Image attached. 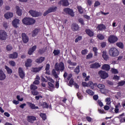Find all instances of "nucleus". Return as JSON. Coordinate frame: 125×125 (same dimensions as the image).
I'll return each instance as SVG.
<instances>
[{
    "mask_svg": "<svg viewBox=\"0 0 125 125\" xmlns=\"http://www.w3.org/2000/svg\"><path fill=\"white\" fill-rule=\"evenodd\" d=\"M108 54L111 57H117V56H119L120 52L118 49L115 47H112L109 49L108 51Z\"/></svg>",
    "mask_w": 125,
    "mask_h": 125,
    "instance_id": "obj_1",
    "label": "nucleus"
},
{
    "mask_svg": "<svg viewBox=\"0 0 125 125\" xmlns=\"http://www.w3.org/2000/svg\"><path fill=\"white\" fill-rule=\"evenodd\" d=\"M22 21L24 25H33L36 23V20L31 18H24Z\"/></svg>",
    "mask_w": 125,
    "mask_h": 125,
    "instance_id": "obj_2",
    "label": "nucleus"
},
{
    "mask_svg": "<svg viewBox=\"0 0 125 125\" xmlns=\"http://www.w3.org/2000/svg\"><path fill=\"white\" fill-rule=\"evenodd\" d=\"M55 69L56 71H64V69H65L64 63L62 62L59 63L57 62L55 65Z\"/></svg>",
    "mask_w": 125,
    "mask_h": 125,
    "instance_id": "obj_3",
    "label": "nucleus"
},
{
    "mask_svg": "<svg viewBox=\"0 0 125 125\" xmlns=\"http://www.w3.org/2000/svg\"><path fill=\"white\" fill-rule=\"evenodd\" d=\"M7 39V33L4 30H0V40L5 41Z\"/></svg>",
    "mask_w": 125,
    "mask_h": 125,
    "instance_id": "obj_4",
    "label": "nucleus"
},
{
    "mask_svg": "<svg viewBox=\"0 0 125 125\" xmlns=\"http://www.w3.org/2000/svg\"><path fill=\"white\" fill-rule=\"evenodd\" d=\"M57 10V6H52L50 8L48 9L47 11H46L44 14V16H46L48 13H50L51 12H54Z\"/></svg>",
    "mask_w": 125,
    "mask_h": 125,
    "instance_id": "obj_5",
    "label": "nucleus"
},
{
    "mask_svg": "<svg viewBox=\"0 0 125 125\" xmlns=\"http://www.w3.org/2000/svg\"><path fill=\"white\" fill-rule=\"evenodd\" d=\"M98 74L100 77L104 80H105V79H107V78L109 77L108 73L104 71L101 70L99 72Z\"/></svg>",
    "mask_w": 125,
    "mask_h": 125,
    "instance_id": "obj_6",
    "label": "nucleus"
},
{
    "mask_svg": "<svg viewBox=\"0 0 125 125\" xmlns=\"http://www.w3.org/2000/svg\"><path fill=\"white\" fill-rule=\"evenodd\" d=\"M108 41L110 43H114L118 42V38L114 35H110L108 37Z\"/></svg>",
    "mask_w": 125,
    "mask_h": 125,
    "instance_id": "obj_7",
    "label": "nucleus"
},
{
    "mask_svg": "<svg viewBox=\"0 0 125 125\" xmlns=\"http://www.w3.org/2000/svg\"><path fill=\"white\" fill-rule=\"evenodd\" d=\"M12 25L15 28H18L20 25V20L18 19H15L12 21Z\"/></svg>",
    "mask_w": 125,
    "mask_h": 125,
    "instance_id": "obj_8",
    "label": "nucleus"
},
{
    "mask_svg": "<svg viewBox=\"0 0 125 125\" xmlns=\"http://www.w3.org/2000/svg\"><path fill=\"white\" fill-rule=\"evenodd\" d=\"M63 11L64 12H65V13H67V14H69L70 16L74 17V12L73 11V10L68 8H66L63 9Z\"/></svg>",
    "mask_w": 125,
    "mask_h": 125,
    "instance_id": "obj_9",
    "label": "nucleus"
},
{
    "mask_svg": "<svg viewBox=\"0 0 125 125\" xmlns=\"http://www.w3.org/2000/svg\"><path fill=\"white\" fill-rule=\"evenodd\" d=\"M18 72L20 78H21V79H24V77H25V73H24V71H23V68L19 67Z\"/></svg>",
    "mask_w": 125,
    "mask_h": 125,
    "instance_id": "obj_10",
    "label": "nucleus"
},
{
    "mask_svg": "<svg viewBox=\"0 0 125 125\" xmlns=\"http://www.w3.org/2000/svg\"><path fill=\"white\" fill-rule=\"evenodd\" d=\"M30 14L33 17H38V16H40V14L39 12H36V11H34L33 10H31L29 11Z\"/></svg>",
    "mask_w": 125,
    "mask_h": 125,
    "instance_id": "obj_11",
    "label": "nucleus"
},
{
    "mask_svg": "<svg viewBox=\"0 0 125 125\" xmlns=\"http://www.w3.org/2000/svg\"><path fill=\"white\" fill-rule=\"evenodd\" d=\"M27 121L29 123H33L37 120V118L33 116H29L27 117Z\"/></svg>",
    "mask_w": 125,
    "mask_h": 125,
    "instance_id": "obj_12",
    "label": "nucleus"
},
{
    "mask_svg": "<svg viewBox=\"0 0 125 125\" xmlns=\"http://www.w3.org/2000/svg\"><path fill=\"white\" fill-rule=\"evenodd\" d=\"M32 63H33V60L31 59H27L25 63V67H31Z\"/></svg>",
    "mask_w": 125,
    "mask_h": 125,
    "instance_id": "obj_13",
    "label": "nucleus"
},
{
    "mask_svg": "<svg viewBox=\"0 0 125 125\" xmlns=\"http://www.w3.org/2000/svg\"><path fill=\"white\" fill-rule=\"evenodd\" d=\"M6 78V75L1 70H0V81H4Z\"/></svg>",
    "mask_w": 125,
    "mask_h": 125,
    "instance_id": "obj_14",
    "label": "nucleus"
},
{
    "mask_svg": "<svg viewBox=\"0 0 125 125\" xmlns=\"http://www.w3.org/2000/svg\"><path fill=\"white\" fill-rule=\"evenodd\" d=\"M59 3L63 6H68L69 4L68 0H62L59 2Z\"/></svg>",
    "mask_w": 125,
    "mask_h": 125,
    "instance_id": "obj_15",
    "label": "nucleus"
},
{
    "mask_svg": "<svg viewBox=\"0 0 125 125\" xmlns=\"http://www.w3.org/2000/svg\"><path fill=\"white\" fill-rule=\"evenodd\" d=\"M36 49H37V46L36 45L33 46L32 48H30L28 50V54L29 55H32V54H33V53H34V52H35Z\"/></svg>",
    "mask_w": 125,
    "mask_h": 125,
    "instance_id": "obj_16",
    "label": "nucleus"
},
{
    "mask_svg": "<svg viewBox=\"0 0 125 125\" xmlns=\"http://www.w3.org/2000/svg\"><path fill=\"white\" fill-rule=\"evenodd\" d=\"M72 77H73V75H72V74L68 75L67 72H65L63 74V78L65 79V80H67V81H69L70 79H72Z\"/></svg>",
    "mask_w": 125,
    "mask_h": 125,
    "instance_id": "obj_17",
    "label": "nucleus"
},
{
    "mask_svg": "<svg viewBox=\"0 0 125 125\" xmlns=\"http://www.w3.org/2000/svg\"><path fill=\"white\" fill-rule=\"evenodd\" d=\"M43 66H41L39 67H33L31 68V72L33 73H38V72H40L42 69Z\"/></svg>",
    "mask_w": 125,
    "mask_h": 125,
    "instance_id": "obj_18",
    "label": "nucleus"
},
{
    "mask_svg": "<svg viewBox=\"0 0 125 125\" xmlns=\"http://www.w3.org/2000/svg\"><path fill=\"white\" fill-rule=\"evenodd\" d=\"M22 41L24 43H27L29 42V38L25 33L22 34Z\"/></svg>",
    "mask_w": 125,
    "mask_h": 125,
    "instance_id": "obj_19",
    "label": "nucleus"
},
{
    "mask_svg": "<svg viewBox=\"0 0 125 125\" xmlns=\"http://www.w3.org/2000/svg\"><path fill=\"white\" fill-rule=\"evenodd\" d=\"M99 67H101V65L99 62H96L90 65V68L94 69H97V68H99Z\"/></svg>",
    "mask_w": 125,
    "mask_h": 125,
    "instance_id": "obj_20",
    "label": "nucleus"
},
{
    "mask_svg": "<svg viewBox=\"0 0 125 125\" xmlns=\"http://www.w3.org/2000/svg\"><path fill=\"white\" fill-rule=\"evenodd\" d=\"M9 57L12 59H16L18 57V53L14 52L9 55Z\"/></svg>",
    "mask_w": 125,
    "mask_h": 125,
    "instance_id": "obj_21",
    "label": "nucleus"
},
{
    "mask_svg": "<svg viewBox=\"0 0 125 125\" xmlns=\"http://www.w3.org/2000/svg\"><path fill=\"white\" fill-rule=\"evenodd\" d=\"M98 87L101 89V92H102V93H105V91H104V90H105V89H104V88H105V85L104 84H99Z\"/></svg>",
    "mask_w": 125,
    "mask_h": 125,
    "instance_id": "obj_22",
    "label": "nucleus"
},
{
    "mask_svg": "<svg viewBox=\"0 0 125 125\" xmlns=\"http://www.w3.org/2000/svg\"><path fill=\"white\" fill-rule=\"evenodd\" d=\"M4 17L6 19H9V18H12L13 17V13L11 12H7L4 14Z\"/></svg>",
    "mask_w": 125,
    "mask_h": 125,
    "instance_id": "obj_23",
    "label": "nucleus"
},
{
    "mask_svg": "<svg viewBox=\"0 0 125 125\" xmlns=\"http://www.w3.org/2000/svg\"><path fill=\"white\" fill-rule=\"evenodd\" d=\"M16 13L19 16H21L22 15V10L20 9V7L18 6L16 7Z\"/></svg>",
    "mask_w": 125,
    "mask_h": 125,
    "instance_id": "obj_24",
    "label": "nucleus"
},
{
    "mask_svg": "<svg viewBox=\"0 0 125 125\" xmlns=\"http://www.w3.org/2000/svg\"><path fill=\"white\" fill-rule=\"evenodd\" d=\"M88 87H90L92 89L94 88V86H97V83H93L92 82L90 81L88 83Z\"/></svg>",
    "mask_w": 125,
    "mask_h": 125,
    "instance_id": "obj_25",
    "label": "nucleus"
},
{
    "mask_svg": "<svg viewBox=\"0 0 125 125\" xmlns=\"http://www.w3.org/2000/svg\"><path fill=\"white\" fill-rule=\"evenodd\" d=\"M27 104L29 106V107L31 108V109L35 110L36 109H39L38 106H36V105L34 104H32L29 102H27Z\"/></svg>",
    "mask_w": 125,
    "mask_h": 125,
    "instance_id": "obj_26",
    "label": "nucleus"
},
{
    "mask_svg": "<svg viewBox=\"0 0 125 125\" xmlns=\"http://www.w3.org/2000/svg\"><path fill=\"white\" fill-rule=\"evenodd\" d=\"M49 69H50V65L49 64L47 63L46 64V67H45V74H47V75H50V70H49Z\"/></svg>",
    "mask_w": 125,
    "mask_h": 125,
    "instance_id": "obj_27",
    "label": "nucleus"
},
{
    "mask_svg": "<svg viewBox=\"0 0 125 125\" xmlns=\"http://www.w3.org/2000/svg\"><path fill=\"white\" fill-rule=\"evenodd\" d=\"M71 29L73 31H78L79 30V25L76 23H73L71 25Z\"/></svg>",
    "mask_w": 125,
    "mask_h": 125,
    "instance_id": "obj_28",
    "label": "nucleus"
},
{
    "mask_svg": "<svg viewBox=\"0 0 125 125\" xmlns=\"http://www.w3.org/2000/svg\"><path fill=\"white\" fill-rule=\"evenodd\" d=\"M85 32L89 37H93V36H94L93 31H91L90 29H86Z\"/></svg>",
    "mask_w": 125,
    "mask_h": 125,
    "instance_id": "obj_29",
    "label": "nucleus"
},
{
    "mask_svg": "<svg viewBox=\"0 0 125 125\" xmlns=\"http://www.w3.org/2000/svg\"><path fill=\"white\" fill-rule=\"evenodd\" d=\"M103 54H102V57L103 58H104V60H108V59L109 58V57H108V56L107 55V51H104L102 52Z\"/></svg>",
    "mask_w": 125,
    "mask_h": 125,
    "instance_id": "obj_30",
    "label": "nucleus"
},
{
    "mask_svg": "<svg viewBox=\"0 0 125 125\" xmlns=\"http://www.w3.org/2000/svg\"><path fill=\"white\" fill-rule=\"evenodd\" d=\"M48 84L49 85V90H50V91H53V89H54V84L50 82H48Z\"/></svg>",
    "mask_w": 125,
    "mask_h": 125,
    "instance_id": "obj_31",
    "label": "nucleus"
},
{
    "mask_svg": "<svg viewBox=\"0 0 125 125\" xmlns=\"http://www.w3.org/2000/svg\"><path fill=\"white\" fill-rule=\"evenodd\" d=\"M103 70H105V71H109L110 70V65L109 64H105L102 67Z\"/></svg>",
    "mask_w": 125,
    "mask_h": 125,
    "instance_id": "obj_32",
    "label": "nucleus"
},
{
    "mask_svg": "<svg viewBox=\"0 0 125 125\" xmlns=\"http://www.w3.org/2000/svg\"><path fill=\"white\" fill-rule=\"evenodd\" d=\"M97 29L100 31H103V30H105L106 26L104 24H100L98 26Z\"/></svg>",
    "mask_w": 125,
    "mask_h": 125,
    "instance_id": "obj_33",
    "label": "nucleus"
},
{
    "mask_svg": "<svg viewBox=\"0 0 125 125\" xmlns=\"http://www.w3.org/2000/svg\"><path fill=\"white\" fill-rule=\"evenodd\" d=\"M44 61V57H41L37 59L36 61L37 63H42Z\"/></svg>",
    "mask_w": 125,
    "mask_h": 125,
    "instance_id": "obj_34",
    "label": "nucleus"
},
{
    "mask_svg": "<svg viewBox=\"0 0 125 125\" xmlns=\"http://www.w3.org/2000/svg\"><path fill=\"white\" fill-rule=\"evenodd\" d=\"M5 69L6 70L7 72V74H9L11 75V74H12V69H11L10 68L8 67L7 66H5Z\"/></svg>",
    "mask_w": 125,
    "mask_h": 125,
    "instance_id": "obj_35",
    "label": "nucleus"
},
{
    "mask_svg": "<svg viewBox=\"0 0 125 125\" xmlns=\"http://www.w3.org/2000/svg\"><path fill=\"white\" fill-rule=\"evenodd\" d=\"M38 33H39V29H36L34 30H33L32 32V37H36V36L38 35Z\"/></svg>",
    "mask_w": 125,
    "mask_h": 125,
    "instance_id": "obj_36",
    "label": "nucleus"
},
{
    "mask_svg": "<svg viewBox=\"0 0 125 125\" xmlns=\"http://www.w3.org/2000/svg\"><path fill=\"white\" fill-rule=\"evenodd\" d=\"M40 116L42 119L43 121H45L46 120V115L45 113H41Z\"/></svg>",
    "mask_w": 125,
    "mask_h": 125,
    "instance_id": "obj_37",
    "label": "nucleus"
},
{
    "mask_svg": "<svg viewBox=\"0 0 125 125\" xmlns=\"http://www.w3.org/2000/svg\"><path fill=\"white\" fill-rule=\"evenodd\" d=\"M116 45L119 47V48H121V49H123L124 48V43L122 42H119L116 43Z\"/></svg>",
    "mask_w": 125,
    "mask_h": 125,
    "instance_id": "obj_38",
    "label": "nucleus"
},
{
    "mask_svg": "<svg viewBox=\"0 0 125 125\" xmlns=\"http://www.w3.org/2000/svg\"><path fill=\"white\" fill-rule=\"evenodd\" d=\"M86 93H87V94H89V95H94V92L90 89H87L86 90Z\"/></svg>",
    "mask_w": 125,
    "mask_h": 125,
    "instance_id": "obj_39",
    "label": "nucleus"
},
{
    "mask_svg": "<svg viewBox=\"0 0 125 125\" xmlns=\"http://www.w3.org/2000/svg\"><path fill=\"white\" fill-rule=\"evenodd\" d=\"M105 102L106 103V105H110L112 102H111V98H107L105 100Z\"/></svg>",
    "mask_w": 125,
    "mask_h": 125,
    "instance_id": "obj_40",
    "label": "nucleus"
},
{
    "mask_svg": "<svg viewBox=\"0 0 125 125\" xmlns=\"http://www.w3.org/2000/svg\"><path fill=\"white\" fill-rule=\"evenodd\" d=\"M52 75L55 77V79H58V75H57V73H56V70L55 69H53L52 70Z\"/></svg>",
    "mask_w": 125,
    "mask_h": 125,
    "instance_id": "obj_41",
    "label": "nucleus"
},
{
    "mask_svg": "<svg viewBox=\"0 0 125 125\" xmlns=\"http://www.w3.org/2000/svg\"><path fill=\"white\" fill-rule=\"evenodd\" d=\"M30 89L31 90H36V89H38V86L34 84H31L30 85Z\"/></svg>",
    "mask_w": 125,
    "mask_h": 125,
    "instance_id": "obj_42",
    "label": "nucleus"
},
{
    "mask_svg": "<svg viewBox=\"0 0 125 125\" xmlns=\"http://www.w3.org/2000/svg\"><path fill=\"white\" fill-rule=\"evenodd\" d=\"M97 37L99 39V40H104L105 37L104 36L101 34H99L97 35Z\"/></svg>",
    "mask_w": 125,
    "mask_h": 125,
    "instance_id": "obj_43",
    "label": "nucleus"
},
{
    "mask_svg": "<svg viewBox=\"0 0 125 125\" xmlns=\"http://www.w3.org/2000/svg\"><path fill=\"white\" fill-rule=\"evenodd\" d=\"M77 8H78V11H79V12H80V13H81V14L83 13V8H82V7L81 6H78Z\"/></svg>",
    "mask_w": 125,
    "mask_h": 125,
    "instance_id": "obj_44",
    "label": "nucleus"
},
{
    "mask_svg": "<svg viewBox=\"0 0 125 125\" xmlns=\"http://www.w3.org/2000/svg\"><path fill=\"white\" fill-rule=\"evenodd\" d=\"M53 54H54L55 56H56V55H58V54H60V50H54L53 51Z\"/></svg>",
    "mask_w": 125,
    "mask_h": 125,
    "instance_id": "obj_45",
    "label": "nucleus"
},
{
    "mask_svg": "<svg viewBox=\"0 0 125 125\" xmlns=\"http://www.w3.org/2000/svg\"><path fill=\"white\" fill-rule=\"evenodd\" d=\"M98 50V49H97V48H96L95 47L93 48V51H94V52L95 56H97V53H98L97 51Z\"/></svg>",
    "mask_w": 125,
    "mask_h": 125,
    "instance_id": "obj_46",
    "label": "nucleus"
},
{
    "mask_svg": "<svg viewBox=\"0 0 125 125\" xmlns=\"http://www.w3.org/2000/svg\"><path fill=\"white\" fill-rule=\"evenodd\" d=\"M9 63L10 64V66H12L13 67L16 66V63H15V62L13 61H10L9 62Z\"/></svg>",
    "mask_w": 125,
    "mask_h": 125,
    "instance_id": "obj_47",
    "label": "nucleus"
},
{
    "mask_svg": "<svg viewBox=\"0 0 125 125\" xmlns=\"http://www.w3.org/2000/svg\"><path fill=\"white\" fill-rule=\"evenodd\" d=\"M67 63H68V64H69V65H71V66H76V65H77V63L73 62H71V60H68L67 61Z\"/></svg>",
    "mask_w": 125,
    "mask_h": 125,
    "instance_id": "obj_48",
    "label": "nucleus"
},
{
    "mask_svg": "<svg viewBox=\"0 0 125 125\" xmlns=\"http://www.w3.org/2000/svg\"><path fill=\"white\" fill-rule=\"evenodd\" d=\"M74 72L76 74L80 73V66H77V67L74 69Z\"/></svg>",
    "mask_w": 125,
    "mask_h": 125,
    "instance_id": "obj_49",
    "label": "nucleus"
},
{
    "mask_svg": "<svg viewBox=\"0 0 125 125\" xmlns=\"http://www.w3.org/2000/svg\"><path fill=\"white\" fill-rule=\"evenodd\" d=\"M3 27L4 28H5V29H7L8 27V24H7V22H5V21H4L3 22Z\"/></svg>",
    "mask_w": 125,
    "mask_h": 125,
    "instance_id": "obj_50",
    "label": "nucleus"
},
{
    "mask_svg": "<svg viewBox=\"0 0 125 125\" xmlns=\"http://www.w3.org/2000/svg\"><path fill=\"white\" fill-rule=\"evenodd\" d=\"M88 52V51H87L86 49L83 50L81 52V53L82 55H85Z\"/></svg>",
    "mask_w": 125,
    "mask_h": 125,
    "instance_id": "obj_51",
    "label": "nucleus"
},
{
    "mask_svg": "<svg viewBox=\"0 0 125 125\" xmlns=\"http://www.w3.org/2000/svg\"><path fill=\"white\" fill-rule=\"evenodd\" d=\"M82 36H78L76 39H75V42H79V41H81V40H82Z\"/></svg>",
    "mask_w": 125,
    "mask_h": 125,
    "instance_id": "obj_52",
    "label": "nucleus"
},
{
    "mask_svg": "<svg viewBox=\"0 0 125 125\" xmlns=\"http://www.w3.org/2000/svg\"><path fill=\"white\" fill-rule=\"evenodd\" d=\"M31 92L33 95H39V92H38L37 91L33 90Z\"/></svg>",
    "mask_w": 125,
    "mask_h": 125,
    "instance_id": "obj_53",
    "label": "nucleus"
},
{
    "mask_svg": "<svg viewBox=\"0 0 125 125\" xmlns=\"http://www.w3.org/2000/svg\"><path fill=\"white\" fill-rule=\"evenodd\" d=\"M92 53H90L86 56V59H90V58H92Z\"/></svg>",
    "mask_w": 125,
    "mask_h": 125,
    "instance_id": "obj_54",
    "label": "nucleus"
},
{
    "mask_svg": "<svg viewBox=\"0 0 125 125\" xmlns=\"http://www.w3.org/2000/svg\"><path fill=\"white\" fill-rule=\"evenodd\" d=\"M119 111H120V109H119V107H118V106H115V108L114 109L115 113L116 114H118Z\"/></svg>",
    "mask_w": 125,
    "mask_h": 125,
    "instance_id": "obj_55",
    "label": "nucleus"
},
{
    "mask_svg": "<svg viewBox=\"0 0 125 125\" xmlns=\"http://www.w3.org/2000/svg\"><path fill=\"white\" fill-rule=\"evenodd\" d=\"M111 72L112 73H113V74H118V70L114 68L111 69Z\"/></svg>",
    "mask_w": 125,
    "mask_h": 125,
    "instance_id": "obj_56",
    "label": "nucleus"
},
{
    "mask_svg": "<svg viewBox=\"0 0 125 125\" xmlns=\"http://www.w3.org/2000/svg\"><path fill=\"white\" fill-rule=\"evenodd\" d=\"M42 106L43 108H48V104H47V103L44 102L42 104Z\"/></svg>",
    "mask_w": 125,
    "mask_h": 125,
    "instance_id": "obj_57",
    "label": "nucleus"
},
{
    "mask_svg": "<svg viewBox=\"0 0 125 125\" xmlns=\"http://www.w3.org/2000/svg\"><path fill=\"white\" fill-rule=\"evenodd\" d=\"M82 85L84 87H88V83H86V82H83L82 83Z\"/></svg>",
    "mask_w": 125,
    "mask_h": 125,
    "instance_id": "obj_58",
    "label": "nucleus"
},
{
    "mask_svg": "<svg viewBox=\"0 0 125 125\" xmlns=\"http://www.w3.org/2000/svg\"><path fill=\"white\" fill-rule=\"evenodd\" d=\"M98 104L100 106V107L103 106V103L101 101L98 100Z\"/></svg>",
    "mask_w": 125,
    "mask_h": 125,
    "instance_id": "obj_59",
    "label": "nucleus"
},
{
    "mask_svg": "<svg viewBox=\"0 0 125 125\" xmlns=\"http://www.w3.org/2000/svg\"><path fill=\"white\" fill-rule=\"evenodd\" d=\"M47 80H48V81H49L50 82H51V83H54V81H53V80L50 77H46Z\"/></svg>",
    "mask_w": 125,
    "mask_h": 125,
    "instance_id": "obj_60",
    "label": "nucleus"
},
{
    "mask_svg": "<svg viewBox=\"0 0 125 125\" xmlns=\"http://www.w3.org/2000/svg\"><path fill=\"white\" fill-rule=\"evenodd\" d=\"M125 81H121V82H119L118 83V84L120 86H122L124 85V84H125Z\"/></svg>",
    "mask_w": 125,
    "mask_h": 125,
    "instance_id": "obj_61",
    "label": "nucleus"
},
{
    "mask_svg": "<svg viewBox=\"0 0 125 125\" xmlns=\"http://www.w3.org/2000/svg\"><path fill=\"white\" fill-rule=\"evenodd\" d=\"M17 99H18V100L19 101H21V102H22L23 100V98H21L20 99V96H19V95H18L17 96Z\"/></svg>",
    "mask_w": 125,
    "mask_h": 125,
    "instance_id": "obj_62",
    "label": "nucleus"
},
{
    "mask_svg": "<svg viewBox=\"0 0 125 125\" xmlns=\"http://www.w3.org/2000/svg\"><path fill=\"white\" fill-rule=\"evenodd\" d=\"M11 49H12V46H11V45L7 46V51H10V50H11Z\"/></svg>",
    "mask_w": 125,
    "mask_h": 125,
    "instance_id": "obj_63",
    "label": "nucleus"
},
{
    "mask_svg": "<svg viewBox=\"0 0 125 125\" xmlns=\"http://www.w3.org/2000/svg\"><path fill=\"white\" fill-rule=\"evenodd\" d=\"M13 103L14 104H15V105H17V104H19V101H16L15 100H13Z\"/></svg>",
    "mask_w": 125,
    "mask_h": 125,
    "instance_id": "obj_64",
    "label": "nucleus"
}]
</instances>
